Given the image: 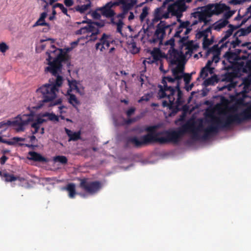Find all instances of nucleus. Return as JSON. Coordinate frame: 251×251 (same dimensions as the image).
<instances>
[{
  "mask_svg": "<svg viewBox=\"0 0 251 251\" xmlns=\"http://www.w3.org/2000/svg\"><path fill=\"white\" fill-rule=\"evenodd\" d=\"M91 6V3L89 2L86 4H83L81 5H77L74 8H70L69 10H74L79 12L80 13H84L86 10H87Z\"/></svg>",
  "mask_w": 251,
  "mask_h": 251,
  "instance_id": "27",
  "label": "nucleus"
},
{
  "mask_svg": "<svg viewBox=\"0 0 251 251\" xmlns=\"http://www.w3.org/2000/svg\"><path fill=\"white\" fill-rule=\"evenodd\" d=\"M31 126L34 129V130H32V133L33 135L37 133L40 130V126H38L37 124L32 123Z\"/></svg>",
  "mask_w": 251,
  "mask_h": 251,
  "instance_id": "51",
  "label": "nucleus"
},
{
  "mask_svg": "<svg viewBox=\"0 0 251 251\" xmlns=\"http://www.w3.org/2000/svg\"><path fill=\"white\" fill-rule=\"evenodd\" d=\"M184 46L186 47V49L188 50L189 51H191V52L195 48L193 41H188Z\"/></svg>",
  "mask_w": 251,
  "mask_h": 251,
  "instance_id": "39",
  "label": "nucleus"
},
{
  "mask_svg": "<svg viewBox=\"0 0 251 251\" xmlns=\"http://www.w3.org/2000/svg\"><path fill=\"white\" fill-rule=\"evenodd\" d=\"M229 43V42L228 41L226 42L225 43L221 45L220 48L218 47V45H214L212 47L208 49V53H212L213 55L217 54H220V50L224 48L225 47H227Z\"/></svg>",
  "mask_w": 251,
  "mask_h": 251,
  "instance_id": "24",
  "label": "nucleus"
},
{
  "mask_svg": "<svg viewBox=\"0 0 251 251\" xmlns=\"http://www.w3.org/2000/svg\"><path fill=\"white\" fill-rule=\"evenodd\" d=\"M38 25H49V24L46 23L45 21H43V20H41L40 19H39L34 24L33 26L34 27Z\"/></svg>",
  "mask_w": 251,
  "mask_h": 251,
  "instance_id": "52",
  "label": "nucleus"
},
{
  "mask_svg": "<svg viewBox=\"0 0 251 251\" xmlns=\"http://www.w3.org/2000/svg\"><path fill=\"white\" fill-rule=\"evenodd\" d=\"M208 72H209L208 69L205 67H203L201 71L200 77L205 78L208 76Z\"/></svg>",
  "mask_w": 251,
  "mask_h": 251,
  "instance_id": "43",
  "label": "nucleus"
},
{
  "mask_svg": "<svg viewBox=\"0 0 251 251\" xmlns=\"http://www.w3.org/2000/svg\"><path fill=\"white\" fill-rule=\"evenodd\" d=\"M168 52L170 55V62L172 65H176L177 63H180L185 58V56L183 52L175 49H170Z\"/></svg>",
  "mask_w": 251,
  "mask_h": 251,
  "instance_id": "16",
  "label": "nucleus"
},
{
  "mask_svg": "<svg viewBox=\"0 0 251 251\" xmlns=\"http://www.w3.org/2000/svg\"><path fill=\"white\" fill-rule=\"evenodd\" d=\"M25 138L18 137H14L11 139V141H9L10 142L12 143L11 145H14L16 143H18L20 141H25Z\"/></svg>",
  "mask_w": 251,
  "mask_h": 251,
  "instance_id": "42",
  "label": "nucleus"
},
{
  "mask_svg": "<svg viewBox=\"0 0 251 251\" xmlns=\"http://www.w3.org/2000/svg\"><path fill=\"white\" fill-rule=\"evenodd\" d=\"M245 50H242L240 49H236L235 50V51L233 52V53H235L236 55H237V57L241 60H242V58H241V56H240V54L241 53V52H243L244 53V52L245 51Z\"/></svg>",
  "mask_w": 251,
  "mask_h": 251,
  "instance_id": "62",
  "label": "nucleus"
},
{
  "mask_svg": "<svg viewBox=\"0 0 251 251\" xmlns=\"http://www.w3.org/2000/svg\"><path fill=\"white\" fill-rule=\"evenodd\" d=\"M56 7H58L60 9V10H61L62 12L65 14V15H66L67 16L69 17H70V15L69 14H68V10L67 9L64 7V6L63 5V4L62 3H55L53 6V8H56Z\"/></svg>",
  "mask_w": 251,
  "mask_h": 251,
  "instance_id": "35",
  "label": "nucleus"
},
{
  "mask_svg": "<svg viewBox=\"0 0 251 251\" xmlns=\"http://www.w3.org/2000/svg\"><path fill=\"white\" fill-rule=\"evenodd\" d=\"M213 62L212 60H209L207 62L205 66V67H206V68H207L208 69L209 72L211 74L212 73L213 70L214 69L213 68L211 67V66L212 65Z\"/></svg>",
  "mask_w": 251,
  "mask_h": 251,
  "instance_id": "50",
  "label": "nucleus"
},
{
  "mask_svg": "<svg viewBox=\"0 0 251 251\" xmlns=\"http://www.w3.org/2000/svg\"><path fill=\"white\" fill-rule=\"evenodd\" d=\"M69 141H77L80 138V134L79 132H73L71 135L69 137Z\"/></svg>",
  "mask_w": 251,
  "mask_h": 251,
  "instance_id": "40",
  "label": "nucleus"
},
{
  "mask_svg": "<svg viewBox=\"0 0 251 251\" xmlns=\"http://www.w3.org/2000/svg\"><path fill=\"white\" fill-rule=\"evenodd\" d=\"M8 46L4 42L0 43V51L5 52L8 49Z\"/></svg>",
  "mask_w": 251,
  "mask_h": 251,
  "instance_id": "49",
  "label": "nucleus"
},
{
  "mask_svg": "<svg viewBox=\"0 0 251 251\" xmlns=\"http://www.w3.org/2000/svg\"><path fill=\"white\" fill-rule=\"evenodd\" d=\"M201 10L200 11L193 13L192 14L193 16L196 18H198L199 22H203L204 25H206L209 22L207 18H210L212 16L210 10L207 5L201 7Z\"/></svg>",
  "mask_w": 251,
  "mask_h": 251,
  "instance_id": "14",
  "label": "nucleus"
},
{
  "mask_svg": "<svg viewBox=\"0 0 251 251\" xmlns=\"http://www.w3.org/2000/svg\"><path fill=\"white\" fill-rule=\"evenodd\" d=\"M177 21L178 23H180L179 26H180L181 28H186L189 26L190 23L188 21H186L185 22H183L180 20V18H177Z\"/></svg>",
  "mask_w": 251,
  "mask_h": 251,
  "instance_id": "41",
  "label": "nucleus"
},
{
  "mask_svg": "<svg viewBox=\"0 0 251 251\" xmlns=\"http://www.w3.org/2000/svg\"><path fill=\"white\" fill-rule=\"evenodd\" d=\"M8 158L5 155H2L0 158V163L1 165H4L5 162L8 160Z\"/></svg>",
  "mask_w": 251,
  "mask_h": 251,
  "instance_id": "64",
  "label": "nucleus"
},
{
  "mask_svg": "<svg viewBox=\"0 0 251 251\" xmlns=\"http://www.w3.org/2000/svg\"><path fill=\"white\" fill-rule=\"evenodd\" d=\"M220 54H214L212 59L213 62L218 63L220 60Z\"/></svg>",
  "mask_w": 251,
  "mask_h": 251,
  "instance_id": "63",
  "label": "nucleus"
},
{
  "mask_svg": "<svg viewBox=\"0 0 251 251\" xmlns=\"http://www.w3.org/2000/svg\"><path fill=\"white\" fill-rule=\"evenodd\" d=\"M95 24H93V22H91L90 23L86 26L87 28V30L88 33L91 32V34L90 36L92 38L89 40L94 41L97 39V35L99 33V30L98 28H96L95 26Z\"/></svg>",
  "mask_w": 251,
  "mask_h": 251,
  "instance_id": "20",
  "label": "nucleus"
},
{
  "mask_svg": "<svg viewBox=\"0 0 251 251\" xmlns=\"http://www.w3.org/2000/svg\"><path fill=\"white\" fill-rule=\"evenodd\" d=\"M163 8L162 7L157 8L154 11V18L152 20L153 23H156L162 19Z\"/></svg>",
  "mask_w": 251,
  "mask_h": 251,
  "instance_id": "28",
  "label": "nucleus"
},
{
  "mask_svg": "<svg viewBox=\"0 0 251 251\" xmlns=\"http://www.w3.org/2000/svg\"><path fill=\"white\" fill-rule=\"evenodd\" d=\"M98 11L99 10H97V8L94 11H93L92 13V16L94 19L99 20L101 17V13H100Z\"/></svg>",
  "mask_w": 251,
  "mask_h": 251,
  "instance_id": "47",
  "label": "nucleus"
},
{
  "mask_svg": "<svg viewBox=\"0 0 251 251\" xmlns=\"http://www.w3.org/2000/svg\"><path fill=\"white\" fill-rule=\"evenodd\" d=\"M191 79V75L189 74H185L183 75V80L186 84L189 83Z\"/></svg>",
  "mask_w": 251,
  "mask_h": 251,
  "instance_id": "53",
  "label": "nucleus"
},
{
  "mask_svg": "<svg viewBox=\"0 0 251 251\" xmlns=\"http://www.w3.org/2000/svg\"><path fill=\"white\" fill-rule=\"evenodd\" d=\"M219 81V79L216 75H213L211 77L206 79L204 81V84L206 86L214 85L215 83Z\"/></svg>",
  "mask_w": 251,
  "mask_h": 251,
  "instance_id": "30",
  "label": "nucleus"
},
{
  "mask_svg": "<svg viewBox=\"0 0 251 251\" xmlns=\"http://www.w3.org/2000/svg\"><path fill=\"white\" fill-rule=\"evenodd\" d=\"M169 29V33L171 32V26L163 21H160L156 26V30L149 42L151 43H162L165 35V30Z\"/></svg>",
  "mask_w": 251,
  "mask_h": 251,
  "instance_id": "10",
  "label": "nucleus"
},
{
  "mask_svg": "<svg viewBox=\"0 0 251 251\" xmlns=\"http://www.w3.org/2000/svg\"><path fill=\"white\" fill-rule=\"evenodd\" d=\"M210 10L212 16L213 15H218L224 11H226L230 9L229 7L225 3H218L216 4L207 5Z\"/></svg>",
  "mask_w": 251,
  "mask_h": 251,
  "instance_id": "17",
  "label": "nucleus"
},
{
  "mask_svg": "<svg viewBox=\"0 0 251 251\" xmlns=\"http://www.w3.org/2000/svg\"><path fill=\"white\" fill-rule=\"evenodd\" d=\"M239 25L234 26L232 25L229 24L228 25L229 29L225 32L224 36L220 40L219 43H224V42L226 41V40L232 35L233 30L237 29L238 27H239Z\"/></svg>",
  "mask_w": 251,
  "mask_h": 251,
  "instance_id": "23",
  "label": "nucleus"
},
{
  "mask_svg": "<svg viewBox=\"0 0 251 251\" xmlns=\"http://www.w3.org/2000/svg\"><path fill=\"white\" fill-rule=\"evenodd\" d=\"M69 96V102L70 104H71L74 107H76V106L79 104V101L76 98V96L74 94H71L68 93Z\"/></svg>",
  "mask_w": 251,
  "mask_h": 251,
  "instance_id": "31",
  "label": "nucleus"
},
{
  "mask_svg": "<svg viewBox=\"0 0 251 251\" xmlns=\"http://www.w3.org/2000/svg\"><path fill=\"white\" fill-rule=\"evenodd\" d=\"M227 11H226L224 15V18H225V20H227L229 18H230L235 13V11H230L229 10H227Z\"/></svg>",
  "mask_w": 251,
  "mask_h": 251,
  "instance_id": "48",
  "label": "nucleus"
},
{
  "mask_svg": "<svg viewBox=\"0 0 251 251\" xmlns=\"http://www.w3.org/2000/svg\"><path fill=\"white\" fill-rule=\"evenodd\" d=\"M241 58L243 60H240L236 70L243 72H246L247 70H251V53L245 51Z\"/></svg>",
  "mask_w": 251,
  "mask_h": 251,
  "instance_id": "13",
  "label": "nucleus"
},
{
  "mask_svg": "<svg viewBox=\"0 0 251 251\" xmlns=\"http://www.w3.org/2000/svg\"><path fill=\"white\" fill-rule=\"evenodd\" d=\"M85 33H88L86 26L81 27L75 31V34L76 35H80Z\"/></svg>",
  "mask_w": 251,
  "mask_h": 251,
  "instance_id": "56",
  "label": "nucleus"
},
{
  "mask_svg": "<svg viewBox=\"0 0 251 251\" xmlns=\"http://www.w3.org/2000/svg\"><path fill=\"white\" fill-rule=\"evenodd\" d=\"M151 97V96L149 94H146L140 98V99L138 100V102H141L142 101H148L150 100Z\"/></svg>",
  "mask_w": 251,
  "mask_h": 251,
  "instance_id": "54",
  "label": "nucleus"
},
{
  "mask_svg": "<svg viewBox=\"0 0 251 251\" xmlns=\"http://www.w3.org/2000/svg\"><path fill=\"white\" fill-rule=\"evenodd\" d=\"M33 117L31 115L23 114L18 115L14 120H7L0 122V128L5 129L7 126H12L17 131H23L25 129V126L30 122L33 121Z\"/></svg>",
  "mask_w": 251,
  "mask_h": 251,
  "instance_id": "5",
  "label": "nucleus"
},
{
  "mask_svg": "<svg viewBox=\"0 0 251 251\" xmlns=\"http://www.w3.org/2000/svg\"><path fill=\"white\" fill-rule=\"evenodd\" d=\"M68 82L70 89L67 91L68 93H69V92H71L73 90H76L77 92H79V88L77 85V82L75 80H72V81L69 80Z\"/></svg>",
  "mask_w": 251,
  "mask_h": 251,
  "instance_id": "32",
  "label": "nucleus"
},
{
  "mask_svg": "<svg viewBox=\"0 0 251 251\" xmlns=\"http://www.w3.org/2000/svg\"><path fill=\"white\" fill-rule=\"evenodd\" d=\"M179 38V40L178 41V42L181 45V46H184L186 44V43L188 42L187 41V39L188 38V36H183L181 37L180 36V37H178Z\"/></svg>",
  "mask_w": 251,
  "mask_h": 251,
  "instance_id": "46",
  "label": "nucleus"
},
{
  "mask_svg": "<svg viewBox=\"0 0 251 251\" xmlns=\"http://www.w3.org/2000/svg\"><path fill=\"white\" fill-rule=\"evenodd\" d=\"M224 57L226 58V61L229 63V65H227L225 60L223 61L224 69L227 71L236 70L240 61V60L237 57V55L233 52L228 51L226 52Z\"/></svg>",
  "mask_w": 251,
  "mask_h": 251,
  "instance_id": "11",
  "label": "nucleus"
},
{
  "mask_svg": "<svg viewBox=\"0 0 251 251\" xmlns=\"http://www.w3.org/2000/svg\"><path fill=\"white\" fill-rule=\"evenodd\" d=\"M186 4L181 3L179 0H176L174 3L169 5L168 10L171 12L172 16H176L177 18H181L182 13L186 10Z\"/></svg>",
  "mask_w": 251,
  "mask_h": 251,
  "instance_id": "12",
  "label": "nucleus"
},
{
  "mask_svg": "<svg viewBox=\"0 0 251 251\" xmlns=\"http://www.w3.org/2000/svg\"><path fill=\"white\" fill-rule=\"evenodd\" d=\"M64 4L68 7L73 6L74 4L73 0H64Z\"/></svg>",
  "mask_w": 251,
  "mask_h": 251,
  "instance_id": "60",
  "label": "nucleus"
},
{
  "mask_svg": "<svg viewBox=\"0 0 251 251\" xmlns=\"http://www.w3.org/2000/svg\"><path fill=\"white\" fill-rule=\"evenodd\" d=\"M44 117H48V119L51 121L58 122L59 118L55 114L51 113H46L44 115Z\"/></svg>",
  "mask_w": 251,
  "mask_h": 251,
  "instance_id": "37",
  "label": "nucleus"
},
{
  "mask_svg": "<svg viewBox=\"0 0 251 251\" xmlns=\"http://www.w3.org/2000/svg\"><path fill=\"white\" fill-rule=\"evenodd\" d=\"M53 160L56 162H59L62 164H66L67 163L68 159L65 156L58 155L54 157Z\"/></svg>",
  "mask_w": 251,
  "mask_h": 251,
  "instance_id": "34",
  "label": "nucleus"
},
{
  "mask_svg": "<svg viewBox=\"0 0 251 251\" xmlns=\"http://www.w3.org/2000/svg\"><path fill=\"white\" fill-rule=\"evenodd\" d=\"M114 6H115L114 1H110L107 3L103 6L97 8V10H99V11L100 12L101 15L107 18H110V21L109 22V24L116 25L117 32L118 33H122L123 28L119 29V19L116 17L117 15L116 14L114 10L112 9V7Z\"/></svg>",
  "mask_w": 251,
  "mask_h": 251,
  "instance_id": "7",
  "label": "nucleus"
},
{
  "mask_svg": "<svg viewBox=\"0 0 251 251\" xmlns=\"http://www.w3.org/2000/svg\"><path fill=\"white\" fill-rule=\"evenodd\" d=\"M234 37H236L235 40L232 41L230 43L233 48H235L237 46H239L241 42V40L238 38L237 36Z\"/></svg>",
  "mask_w": 251,
  "mask_h": 251,
  "instance_id": "45",
  "label": "nucleus"
},
{
  "mask_svg": "<svg viewBox=\"0 0 251 251\" xmlns=\"http://www.w3.org/2000/svg\"><path fill=\"white\" fill-rule=\"evenodd\" d=\"M137 1V0H115V5L119 6L122 10L121 13L116 16V17L119 19V29L123 28L124 25L123 20L128 11L133 9Z\"/></svg>",
  "mask_w": 251,
  "mask_h": 251,
  "instance_id": "6",
  "label": "nucleus"
},
{
  "mask_svg": "<svg viewBox=\"0 0 251 251\" xmlns=\"http://www.w3.org/2000/svg\"><path fill=\"white\" fill-rule=\"evenodd\" d=\"M176 80H177V79L176 78V77L172 78L171 76H164L163 77L161 81L163 85H158L159 90L158 95L160 99L166 98L167 92H171V95H172L174 92H175V90L174 88L175 86L168 85L167 82L173 83H174Z\"/></svg>",
  "mask_w": 251,
  "mask_h": 251,
  "instance_id": "9",
  "label": "nucleus"
},
{
  "mask_svg": "<svg viewBox=\"0 0 251 251\" xmlns=\"http://www.w3.org/2000/svg\"><path fill=\"white\" fill-rule=\"evenodd\" d=\"M251 32V25L247 27L246 28H241L239 30L236 31L233 37L238 36H245L249 34Z\"/></svg>",
  "mask_w": 251,
  "mask_h": 251,
  "instance_id": "29",
  "label": "nucleus"
},
{
  "mask_svg": "<svg viewBox=\"0 0 251 251\" xmlns=\"http://www.w3.org/2000/svg\"><path fill=\"white\" fill-rule=\"evenodd\" d=\"M151 54L154 60H158L160 54V50L158 48H154L151 51Z\"/></svg>",
  "mask_w": 251,
  "mask_h": 251,
  "instance_id": "36",
  "label": "nucleus"
},
{
  "mask_svg": "<svg viewBox=\"0 0 251 251\" xmlns=\"http://www.w3.org/2000/svg\"><path fill=\"white\" fill-rule=\"evenodd\" d=\"M173 75L177 79V81L180 79L182 77V75H179L183 73L184 67L183 66H180L179 64L175 68L172 70Z\"/></svg>",
  "mask_w": 251,
  "mask_h": 251,
  "instance_id": "22",
  "label": "nucleus"
},
{
  "mask_svg": "<svg viewBox=\"0 0 251 251\" xmlns=\"http://www.w3.org/2000/svg\"><path fill=\"white\" fill-rule=\"evenodd\" d=\"M79 180L80 188L90 195L98 193L102 187V184L100 181H90L87 178H81Z\"/></svg>",
  "mask_w": 251,
  "mask_h": 251,
  "instance_id": "8",
  "label": "nucleus"
},
{
  "mask_svg": "<svg viewBox=\"0 0 251 251\" xmlns=\"http://www.w3.org/2000/svg\"><path fill=\"white\" fill-rule=\"evenodd\" d=\"M28 155H30V157H28V159L30 160L42 163L47 162L48 161L46 157L43 156L41 154L37 152L32 151H29Z\"/></svg>",
  "mask_w": 251,
  "mask_h": 251,
  "instance_id": "19",
  "label": "nucleus"
},
{
  "mask_svg": "<svg viewBox=\"0 0 251 251\" xmlns=\"http://www.w3.org/2000/svg\"><path fill=\"white\" fill-rule=\"evenodd\" d=\"M46 122V120L44 119H42L41 118H38L36 120L35 122L32 123L33 124H37L38 126H40V125Z\"/></svg>",
  "mask_w": 251,
  "mask_h": 251,
  "instance_id": "59",
  "label": "nucleus"
},
{
  "mask_svg": "<svg viewBox=\"0 0 251 251\" xmlns=\"http://www.w3.org/2000/svg\"><path fill=\"white\" fill-rule=\"evenodd\" d=\"M63 189L66 190L68 192V196L70 198H75V195L76 194L75 185V183H68Z\"/></svg>",
  "mask_w": 251,
  "mask_h": 251,
  "instance_id": "21",
  "label": "nucleus"
},
{
  "mask_svg": "<svg viewBox=\"0 0 251 251\" xmlns=\"http://www.w3.org/2000/svg\"><path fill=\"white\" fill-rule=\"evenodd\" d=\"M175 92L172 95L171 92H167L166 98L168 99V101L163 100L162 105L163 107H168L171 112L169 115L170 117L175 116L179 111L180 110L179 107L184 102L182 100L183 93L180 89V84L179 81L177 82L176 85L174 87Z\"/></svg>",
  "mask_w": 251,
  "mask_h": 251,
  "instance_id": "4",
  "label": "nucleus"
},
{
  "mask_svg": "<svg viewBox=\"0 0 251 251\" xmlns=\"http://www.w3.org/2000/svg\"><path fill=\"white\" fill-rule=\"evenodd\" d=\"M128 48L130 49L131 52L133 54L137 53L139 51V49L137 47L136 43L134 41H131L128 44Z\"/></svg>",
  "mask_w": 251,
  "mask_h": 251,
  "instance_id": "33",
  "label": "nucleus"
},
{
  "mask_svg": "<svg viewBox=\"0 0 251 251\" xmlns=\"http://www.w3.org/2000/svg\"><path fill=\"white\" fill-rule=\"evenodd\" d=\"M192 126L186 124L178 130L169 131L165 130L156 132L157 126H149L146 128L145 130L149 133L141 137V141L137 137H130L127 139V144L132 143L135 147L139 148L143 145L149 144L151 143H159L164 144L170 142L177 143L181 137L190 129Z\"/></svg>",
  "mask_w": 251,
  "mask_h": 251,
  "instance_id": "2",
  "label": "nucleus"
},
{
  "mask_svg": "<svg viewBox=\"0 0 251 251\" xmlns=\"http://www.w3.org/2000/svg\"><path fill=\"white\" fill-rule=\"evenodd\" d=\"M238 115L234 116V120L241 122V124L246 121L251 119V107L238 113Z\"/></svg>",
  "mask_w": 251,
  "mask_h": 251,
  "instance_id": "18",
  "label": "nucleus"
},
{
  "mask_svg": "<svg viewBox=\"0 0 251 251\" xmlns=\"http://www.w3.org/2000/svg\"><path fill=\"white\" fill-rule=\"evenodd\" d=\"M197 35L198 36V38H200L201 37H203L204 39L206 38V37H208V35L206 34L205 33V31H204V30L200 31L198 33Z\"/></svg>",
  "mask_w": 251,
  "mask_h": 251,
  "instance_id": "61",
  "label": "nucleus"
},
{
  "mask_svg": "<svg viewBox=\"0 0 251 251\" xmlns=\"http://www.w3.org/2000/svg\"><path fill=\"white\" fill-rule=\"evenodd\" d=\"M212 44V42L206 37V38L203 39V42L202 43V47L204 49L208 48V47Z\"/></svg>",
  "mask_w": 251,
  "mask_h": 251,
  "instance_id": "44",
  "label": "nucleus"
},
{
  "mask_svg": "<svg viewBox=\"0 0 251 251\" xmlns=\"http://www.w3.org/2000/svg\"><path fill=\"white\" fill-rule=\"evenodd\" d=\"M183 30V28H181L180 26H178L176 29V32L174 37L175 38L180 37V34L182 32Z\"/></svg>",
  "mask_w": 251,
  "mask_h": 251,
  "instance_id": "55",
  "label": "nucleus"
},
{
  "mask_svg": "<svg viewBox=\"0 0 251 251\" xmlns=\"http://www.w3.org/2000/svg\"><path fill=\"white\" fill-rule=\"evenodd\" d=\"M236 115H239L238 113L229 114L226 117L224 120L220 118H214V123L203 129L204 134L201 138L203 140H206L212 134L218 133L220 128H229L233 124H240L241 122L234 120V117Z\"/></svg>",
  "mask_w": 251,
  "mask_h": 251,
  "instance_id": "3",
  "label": "nucleus"
},
{
  "mask_svg": "<svg viewBox=\"0 0 251 251\" xmlns=\"http://www.w3.org/2000/svg\"><path fill=\"white\" fill-rule=\"evenodd\" d=\"M149 8L147 7H143L142 11L140 15V20L143 22L148 14Z\"/></svg>",
  "mask_w": 251,
  "mask_h": 251,
  "instance_id": "38",
  "label": "nucleus"
},
{
  "mask_svg": "<svg viewBox=\"0 0 251 251\" xmlns=\"http://www.w3.org/2000/svg\"><path fill=\"white\" fill-rule=\"evenodd\" d=\"M135 111V108L134 107H131L127 110L126 112V114L128 117H130L132 115H133Z\"/></svg>",
  "mask_w": 251,
  "mask_h": 251,
  "instance_id": "58",
  "label": "nucleus"
},
{
  "mask_svg": "<svg viewBox=\"0 0 251 251\" xmlns=\"http://www.w3.org/2000/svg\"><path fill=\"white\" fill-rule=\"evenodd\" d=\"M2 179L7 182H13L17 180H21L20 177L14 176L13 174H10L6 172L3 173Z\"/></svg>",
  "mask_w": 251,
  "mask_h": 251,
  "instance_id": "25",
  "label": "nucleus"
},
{
  "mask_svg": "<svg viewBox=\"0 0 251 251\" xmlns=\"http://www.w3.org/2000/svg\"><path fill=\"white\" fill-rule=\"evenodd\" d=\"M175 41V39L174 38H172L166 42L165 45H170L171 46V49H174Z\"/></svg>",
  "mask_w": 251,
  "mask_h": 251,
  "instance_id": "57",
  "label": "nucleus"
},
{
  "mask_svg": "<svg viewBox=\"0 0 251 251\" xmlns=\"http://www.w3.org/2000/svg\"><path fill=\"white\" fill-rule=\"evenodd\" d=\"M228 23V21L227 20H221L213 24V28L215 30L220 31L221 28L226 26Z\"/></svg>",
  "mask_w": 251,
  "mask_h": 251,
  "instance_id": "26",
  "label": "nucleus"
},
{
  "mask_svg": "<svg viewBox=\"0 0 251 251\" xmlns=\"http://www.w3.org/2000/svg\"><path fill=\"white\" fill-rule=\"evenodd\" d=\"M113 41L110 35L103 33L99 40V42L96 44V50H100L101 51L107 50L111 44H113Z\"/></svg>",
  "mask_w": 251,
  "mask_h": 251,
  "instance_id": "15",
  "label": "nucleus"
},
{
  "mask_svg": "<svg viewBox=\"0 0 251 251\" xmlns=\"http://www.w3.org/2000/svg\"><path fill=\"white\" fill-rule=\"evenodd\" d=\"M50 50L47 51L48 55L47 59L48 66L45 71L50 73L55 77V79H50V83L46 84L37 90V92L41 93L42 95V101L43 102H50V106H53L60 104L62 102L61 99H58L55 101L53 100L56 97V93L58 91V87L61 86L63 78L59 74L62 71V63H67L70 60L68 52L69 49H58L54 45H51Z\"/></svg>",
  "mask_w": 251,
  "mask_h": 251,
  "instance_id": "1",
  "label": "nucleus"
}]
</instances>
